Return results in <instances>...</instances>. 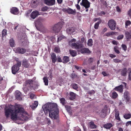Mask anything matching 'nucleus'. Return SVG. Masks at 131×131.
Wrapping results in <instances>:
<instances>
[{
    "instance_id": "f257e3e1",
    "label": "nucleus",
    "mask_w": 131,
    "mask_h": 131,
    "mask_svg": "<svg viewBox=\"0 0 131 131\" xmlns=\"http://www.w3.org/2000/svg\"><path fill=\"white\" fill-rule=\"evenodd\" d=\"M42 108L46 115L49 112V115L50 118L54 119H57L59 110L56 104L47 103L44 105Z\"/></svg>"
},
{
    "instance_id": "f03ea898",
    "label": "nucleus",
    "mask_w": 131,
    "mask_h": 131,
    "mask_svg": "<svg viewBox=\"0 0 131 131\" xmlns=\"http://www.w3.org/2000/svg\"><path fill=\"white\" fill-rule=\"evenodd\" d=\"M27 114L24 108L21 107V105L20 104H16V107L13 112L12 113L11 115V119L13 120H16L17 119V115L20 114H21V117L24 118L25 116L22 114Z\"/></svg>"
},
{
    "instance_id": "7ed1b4c3",
    "label": "nucleus",
    "mask_w": 131,
    "mask_h": 131,
    "mask_svg": "<svg viewBox=\"0 0 131 131\" xmlns=\"http://www.w3.org/2000/svg\"><path fill=\"white\" fill-rule=\"evenodd\" d=\"M33 82V80L30 79L28 80L25 81L23 88V90L25 93L27 92L30 90H31L32 88H33L34 90L38 88L39 85L37 84L35 85L34 87L33 86H32Z\"/></svg>"
},
{
    "instance_id": "20e7f679",
    "label": "nucleus",
    "mask_w": 131,
    "mask_h": 131,
    "mask_svg": "<svg viewBox=\"0 0 131 131\" xmlns=\"http://www.w3.org/2000/svg\"><path fill=\"white\" fill-rule=\"evenodd\" d=\"M63 26L62 22H58L57 24L54 25L51 28V30L52 32L57 33L59 32Z\"/></svg>"
},
{
    "instance_id": "39448f33",
    "label": "nucleus",
    "mask_w": 131,
    "mask_h": 131,
    "mask_svg": "<svg viewBox=\"0 0 131 131\" xmlns=\"http://www.w3.org/2000/svg\"><path fill=\"white\" fill-rule=\"evenodd\" d=\"M16 107V104L15 106H13L10 105L8 108L5 109V114L7 118L9 117V115L10 113H12V112H13L14 108Z\"/></svg>"
},
{
    "instance_id": "423d86ee",
    "label": "nucleus",
    "mask_w": 131,
    "mask_h": 131,
    "mask_svg": "<svg viewBox=\"0 0 131 131\" xmlns=\"http://www.w3.org/2000/svg\"><path fill=\"white\" fill-rule=\"evenodd\" d=\"M20 61H18L17 63L14 65L12 68V73L14 74H15L19 69V67L21 65Z\"/></svg>"
},
{
    "instance_id": "0eeeda50",
    "label": "nucleus",
    "mask_w": 131,
    "mask_h": 131,
    "mask_svg": "<svg viewBox=\"0 0 131 131\" xmlns=\"http://www.w3.org/2000/svg\"><path fill=\"white\" fill-rule=\"evenodd\" d=\"M116 25L115 21L113 19L110 20L108 21V26L112 30H114L115 29Z\"/></svg>"
},
{
    "instance_id": "6e6552de",
    "label": "nucleus",
    "mask_w": 131,
    "mask_h": 131,
    "mask_svg": "<svg viewBox=\"0 0 131 131\" xmlns=\"http://www.w3.org/2000/svg\"><path fill=\"white\" fill-rule=\"evenodd\" d=\"M82 41H78L77 43H72L71 47L72 48H74L76 49H79L83 47V45L82 44Z\"/></svg>"
},
{
    "instance_id": "1a4fd4ad",
    "label": "nucleus",
    "mask_w": 131,
    "mask_h": 131,
    "mask_svg": "<svg viewBox=\"0 0 131 131\" xmlns=\"http://www.w3.org/2000/svg\"><path fill=\"white\" fill-rule=\"evenodd\" d=\"M81 5L84 6L86 9L85 11L87 12L88 10V8L90 7V3L87 0H82L80 3Z\"/></svg>"
},
{
    "instance_id": "9d476101",
    "label": "nucleus",
    "mask_w": 131,
    "mask_h": 131,
    "mask_svg": "<svg viewBox=\"0 0 131 131\" xmlns=\"http://www.w3.org/2000/svg\"><path fill=\"white\" fill-rule=\"evenodd\" d=\"M62 10L64 12L68 13L69 14L75 15L76 13L75 9H73L69 7L64 8L62 9Z\"/></svg>"
},
{
    "instance_id": "9b49d317",
    "label": "nucleus",
    "mask_w": 131,
    "mask_h": 131,
    "mask_svg": "<svg viewBox=\"0 0 131 131\" xmlns=\"http://www.w3.org/2000/svg\"><path fill=\"white\" fill-rule=\"evenodd\" d=\"M75 30L76 29L74 27H70L67 29L66 32L68 34L72 35L76 33Z\"/></svg>"
},
{
    "instance_id": "f8f14e48",
    "label": "nucleus",
    "mask_w": 131,
    "mask_h": 131,
    "mask_svg": "<svg viewBox=\"0 0 131 131\" xmlns=\"http://www.w3.org/2000/svg\"><path fill=\"white\" fill-rule=\"evenodd\" d=\"M45 20V19L41 18H39L38 19L35 21V26L36 28L38 26H40L42 25V23Z\"/></svg>"
},
{
    "instance_id": "ddd939ff",
    "label": "nucleus",
    "mask_w": 131,
    "mask_h": 131,
    "mask_svg": "<svg viewBox=\"0 0 131 131\" xmlns=\"http://www.w3.org/2000/svg\"><path fill=\"white\" fill-rule=\"evenodd\" d=\"M22 65L24 67L28 68L30 66V64L29 62L26 59H24L22 61Z\"/></svg>"
},
{
    "instance_id": "4468645a",
    "label": "nucleus",
    "mask_w": 131,
    "mask_h": 131,
    "mask_svg": "<svg viewBox=\"0 0 131 131\" xmlns=\"http://www.w3.org/2000/svg\"><path fill=\"white\" fill-rule=\"evenodd\" d=\"M80 49L78 50V51L82 54L88 53L90 54L91 53V51L88 49L85 48H83Z\"/></svg>"
},
{
    "instance_id": "2eb2a0df",
    "label": "nucleus",
    "mask_w": 131,
    "mask_h": 131,
    "mask_svg": "<svg viewBox=\"0 0 131 131\" xmlns=\"http://www.w3.org/2000/svg\"><path fill=\"white\" fill-rule=\"evenodd\" d=\"M129 94L128 91H125L124 94V97L126 102L127 103L130 100Z\"/></svg>"
},
{
    "instance_id": "dca6fc26",
    "label": "nucleus",
    "mask_w": 131,
    "mask_h": 131,
    "mask_svg": "<svg viewBox=\"0 0 131 131\" xmlns=\"http://www.w3.org/2000/svg\"><path fill=\"white\" fill-rule=\"evenodd\" d=\"M26 52V49L24 48L18 47L16 49V53L23 54Z\"/></svg>"
},
{
    "instance_id": "f3484780",
    "label": "nucleus",
    "mask_w": 131,
    "mask_h": 131,
    "mask_svg": "<svg viewBox=\"0 0 131 131\" xmlns=\"http://www.w3.org/2000/svg\"><path fill=\"white\" fill-rule=\"evenodd\" d=\"M39 15L40 14L39 12L36 10H35L32 12L31 14L30 17L31 18L34 19Z\"/></svg>"
},
{
    "instance_id": "a211bd4d",
    "label": "nucleus",
    "mask_w": 131,
    "mask_h": 131,
    "mask_svg": "<svg viewBox=\"0 0 131 131\" xmlns=\"http://www.w3.org/2000/svg\"><path fill=\"white\" fill-rule=\"evenodd\" d=\"M44 2L46 4L51 6L55 4V0H45Z\"/></svg>"
},
{
    "instance_id": "6ab92c4d",
    "label": "nucleus",
    "mask_w": 131,
    "mask_h": 131,
    "mask_svg": "<svg viewBox=\"0 0 131 131\" xmlns=\"http://www.w3.org/2000/svg\"><path fill=\"white\" fill-rule=\"evenodd\" d=\"M21 93L18 91H16L15 92V97L16 98L19 100H21L22 98L21 97Z\"/></svg>"
},
{
    "instance_id": "aec40b11",
    "label": "nucleus",
    "mask_w": 131,
    "mask_h": 131,
    "mask_svg": "<svg viewBox=\"0 0 131 131\" xmlns=\"http://www.w3.org/2000/svg\"><path fill=\"white\" fill-rule=\"evenodd\" d=\"M57 41L65 40L66 39V37L62 35H59L57 36Z\"/></svg>"
},
{
    "instance_id": "412c9836",
    "label": "nucleus",
    "mask_w": 131,
    "mask_h": 131,
    "mask_svg": "<svg viewBox=\"0 0 131 131\" xmlns=\"http://www.w3.org/2000/svg\"><path fill=\"white\" fill-rule=\"evenodd\" d=\"M123 85H121L118 86L116 87L114 89V90L116 91L122 93L123 91Z\"/></svg>"
},
{
    "instance_id": "4be33fe9",
    "label": "nucleus",
    "mask_w": 131,
    "mask_h": 131,
    "mask_svg": "<svg viewBox=\"0 0 131 131\" xmlns=\"http://www.w3.org/2000/svg\"><path fill=\"white\" fill-rule=\"evenodd\" d=\"M39 3L38 0H33L31 3L32 6L34 8L36 7Z\"/></svg>"
},
{
    "instance_id": "5701e85b",
    "label": "nucleus",
    "mask_w": 131,
    "mask_h": 131,
    "mask_svg": "<svg viewBox=\"0 0 131 131\" xmlns=\"http://www.w3.org/2000/svg\"><path fill=\"white\" fill-rule=\"evenodd\" d=\"M51 58L52 63H55L57 61L56 55L54 53H53L51 55Z\"/></svg>"
},
{
    "instance_id": "b1692460",
    "label": "nucleus",
    "mask_w": 131,
    "mask_h": 131,
    "mask_svg": "<svg viewBox=\"0 0 131 131\" xmlns=\"http://www.w3.org/2000/svg\"><path fill=\"white\" fill-rule=\"evenodd\" d=\"M11 13L14 14L16 15L18 14V9L16 7H13L11 9Z\"/></svg>"
},
{
    "instance_id": "393cba45",
    "label": "nucleus",
    "mask_w": 131,
    "mask_h": 131,
    "mask_svg": "<svg viewBox=\"0 0 131 131\" xmlns=\"http://www.w3.org/2000/svg\"><path fill=\"white\" fill-rule=\"evenodd\" d=\"M56 38L55 36L48 37L45 39L46 40L48 41H54L56 40Z\"/></svg>"
},
{
    "instance_id": "a878e982",
    "label": "nucleus",
    "mask_w": 131,
    "mask_h": 131,
    "mask_svg": "<svg viewBox=\"0 0 131 131\" xmlns=\"http://www.w3.org/2000/svg\"><path fill=\"white\" fill-rule=\"evenodd\" d=\"M113 126L112 124L110 123H107L103 125V127L107 129H110Z\"/></svg>"
},
{
    "instance_id": "bb28decb",
    "label": "nucleus",
    "mask_w": 131,
    "mask_h": 131,
    "mask_svg": "<svg viewBox=\"0 0 131 131\" xmlns=\"http://www.w3.org/2000/svg\"><path fill=\"white\" fill-rule=\"evenodd\" d=\"M69 99L70 100H73L76 98V94L73 92H70L69 93Z\"/></svg>"
},
{
    "instance_id": "cd10ccee",
    "label": "nucleus",
    "mask_w": 131,
    "mask_h": 131,
    "mask_svg": "<svg viewBox=\"0 0 131 131\" xmlns=\"http://www.w3.org/2000/svg\"><path fill=\"white\" fill-rule=\"evenodd\" d=\"M115 119L118 120L119 121H121V119L120 118L119 115V111H115Z\"/></svg>"
},
{
    "instance_id": "c85d7f7f",
    "label": "nucleus",
    "mask_w": 131,
    "mask_h": 131,
    "mask_svg": "<svg viewBox=\"0 0 131 131\" xmlns=\"http://www.w3.org/2000/svg\"><path fill=\"white\" fill-rule=\"evenodd\" d=\"M62 62L66 63L70 61L69 58L68 57L64 56L62 59Z\"/></svg>"
},
{
    "instance_id": "c756f323",
    "label": "nucleus",
    "mask_w": 131,
    "mask_h": 131,
    "mask_svg": "<svg viewBox=\"0 0 131 131\" xmlns=\"http://www.w3.org/2000/svg\"><path fill=\"white\" fill-rule=\"evenodd\" d=\"M69 52L70 55L73 57L76 56L77 55V52L76 51L72 50H70Z\"/></svg>"
},
{
    "instance_id": "7c9ffc66",
    "label": "nucleus",
    "mask_w": 131,
    "mask_h": 131,
    "mask_svg": "<svg viewBox=\"0 0 131 131\" xmlns=\"http://www.w3.org/2000/svg\"><path fill=\"white\" fill-rule=\"evenodd\" d=\"M127 71V69L126 68H124L122 70L121 72V75L125 76L126 75Z\"/></svg>"
},
{
    "instance_id": "2f4dec72",
    "label": "nucleus",
    "mask_w": 131,
    "mask_h": 131,
    "mask_svg": "<svg viewBox=\"0 0 131 131\" xmlns=\"http://www.w3.org/2000/svg\"><path fill=\"white\" fill-rule=\"evenodd\" d=\"M65 107L68 112L69 114H71L72 113L71 111V107L69 106L66 105L65 106Z\"/></svg>"
},
{
    "instance_id": "473e14b6",
    "label": "nucleus",
    "mask_w": 131,
    "mask_h": 131,
    "mask_svg": "<svg viewBox=\"0 0 131 131\" xmlns=\"http://www.w3.org/2000/svg\"><path fill=\"white\" fill-rule=\"evenodd\" d=\"M71 86L72 88L76 90H77L78 89V85L75 83H73L71 84Z\"/></svg>"
},
{
    "instance_id": "72a5a7b5",
    "label": "nucleus",
    "mask_w": 131,
    "mask_h": 131,
    "mask_svg": "<svg viewBox=\"0 0 131 131\" xmlns=\"http://www.w3.org/2000/svg\"><path fill=\"white\" fill-rule=\"evenodd\" d=\"M60 103L63 105L64 106L66 104V100L64 98L62 97L60 99Z\"/></svg>"
},
{
    "instance_id": "f704fd0d",
    "label": "nucleus",
    "mask_w": 131,
    "mask_h": 131,
    "mask_svg": "<svg viewBox=\"0 0 131 131\" xmlns=\"http://www.w3.org/2000/svg\"><path fill=\"white\" fill-rule=\"evenodd\" d=\"M126 37L127 39H129L131 37V32L127 31L125 32Z\"/></svg>"
},
{
    "instance_id": "c9c22d12",
    "label": "nucleus",
    "mask_w": 131,
    "mask_h": 131,
    "mask_svg": "<svg viewBox=\"0 0 131 131\" xmlns=\"http://www.w3.org/2000/svg\"><path fill=\"white\" fill-rule=\"evenodd\" d=\"M90 127L91 128H96L97 127V126L95 125L93 122H90Z\"/></svg>"
},
{
    "instance_id": "e433bc0d",
    "label": "nucleus",
    "mask_w": 131,
    "mask_h": 131,
    "mask_svg": "<svg viewBox=\"0 0 131 131\" xmlns=\"http://www.w3.org/2000/svg\"><path fill=\"white\" fill-rule=\"evenodd\" d=\"M44 82L45 84L46 85H48V79L47 77H45L43 78Z\"/></svg>"
},
{
    "instance_id": "4c0bfd02",
    "label": "nucleus",
    "mask_w": 131,
    "mask_h": 131,
    "mask_svg": "<svg viewBox=\"0 0 131 131\" xmlns=\"http://www.w3.org/2000/svg\"><path fill=\"white\" fill-rule=\"evenodd\" d=\"M116 33V32L112 31L111 32H108L106 34V35L107 36H112L115 35Z\"/></svg>"
},
{
    "instance_id": "58836bf2",
    "label": "nucleus",
    "mask_w": 131,
    "mask_h": 131,
    "mask_svg": "<svg viewBox=\"0 0 131 131\" xmlns=\"http://www.w3.org/2000/svg\"><path fill=\"white\" fill-rule=\"evenodd\" d=\"M131 117V114H126L124 115V117L126 119H129Z\"/></svg>"
},
{
    "instance_id": "ea45409f",
    "label": "nucleus",
    "mask_w": 131,
    "mask_h": 131,
    "mask_svg": "<svg viewBox=\"0 0 131 131\" xmlns=\"http://www.w3.org/2000/svg\"><path fill=\"white\" fill-rule=\"evenodd\" d=\"M2 38L5 37L7 35V30L5 29H4L2 31Z\"/></svg>"
},
{
    "instance_id": "a19ab883",
    "label": "nucleus",
    "mask_w": 131,
    "mask_h": 131,
    "mask_svg": "<svg viewBox=\"0 0 131 131\" xmlns=\"http://www.w3.org/2000/svg\"><path fill=\"white\" fill-rule=\"evenodd\" d=\"M112 95V98L114 99L116 98L118 96L117 94L115 92H113Z\"/></svg>"
},
{
    "instance_id": "79ce46f5",
    "label": "nucleus",
    "mask_w": 131,
    "mask_h": 131,
    "mask_svg": "<svg viewBox=\"0 0 131 131\" xmlns=\"http://www.w3.org/2000/svg\"><path fill=\"white\" fill-rule=\"evenodd\" d=\"M54 51L57 53H58L60 52V50L59 48L56 47L54 49Z\"/></svg>"
},
{
    "instance_id": "37998d69",
    "label": "nucleus",
    "mask_w": 131,
    "mask_h": 131,
    "mask_svg": "<svg viewBox=\"0 0 131 131\" xmlns=\"http://www.w3.org/2000/svg\"><path fill=\"white\" fill-rule=\"evenodd\" d=\"M48 74V75H49V78H50V79H51L53 77V76L52 75V71L51 70H50L49 71Z\"/></svg>"
},
{
    "instance_id": "c03bdc74",
    "label": "nucleus",
    "mask_w": 131,
    "mask_h": 131,
    "mask_svg": "<svg viewBox=\"0 0 131 131\" xmlns=\"http://www.w3.org/2000/svg\"><path fill=\"white\" fill-rule=\"evenodd\" d=\"M94 61V58H90L88 60V62L89 63H91Z\"/></svg>"
},
{
    "instance_id": "a18cd8bd",
    "label": "nucleus",
    "mask_w": 131,
    "mask_h": 131,
    "mask_svg": "<svg viewBox=\"0 0 131 131\" xmlns=\"http://www.w3.org/2000/svg\"><path fill=\"white\" fill-rule=\"evenodd\" d=\"M114 50L116 53L117 54H119L120 53V51L118 50V47L117 46H115L114 47Z\"/></svg>"
},
{
    "instance_id": "49530a36",
    "label": "nucleus",
    "mask_w": 131,
    "mask_h": 131,
    "mask_svg": "<svg viewBox=\"0 0 131 131\" xmlns=\"http://www.w3.org/2000/svg\"><path fill=\"white\" fill-rule=\"evenodd\" d=\"M38 105V103L37 101H35L34 102V104L33 106H32V108H36L37 107Z\"/></svg>"
},
{
    "instance_id": "de8ad7c7",
    "label": "nucleus",
    "mask_w": 131,
    "mask_h": 131,
    "mask_svg": "<svg viewBox=\"0 0 131 131\" xmlns=\"http://www.w3.org/2000/svg\"><path fill=\"white\" fill-rule=\"evenodd\" d=\"M100 23V22H97L95 24L94 27L95 29H97L98 28L99 25Z\"/></svg>"
},
{
    "instance_id": "09e8293b",
    "label": "nucleus",
    "mask_w": 131,
    "mask_h": 131,
    "mask_svg": "<svg viewBox=\"0 0 131 131\" xmlns=\"http://www.w3.org/2000/svg\"><path fill=\"white\" fill-rule=\"evenodd\" d=\"M128 70L129 71L128 75L129 79V80H131V68H129Z\"/></svg>"
},
{
    "instance_id": "8fccbe9b",
    "label": "nucleus",
    "mask_w": 131,
    "mask_h": 131,
    "mask_svg": "<svg viewBox=\"0 0 131 131\" xmlns=\"http://www.w3.org/2000/svg\"><path fill=\"white\" fill-rule=\"evenodd\" d=\"M27 38L25 34H24L21 38V40H24V41H26Z\"/></svg>"
},
{
    "instance_id": "3c124183",
    "label": "nucleus",
    "mask_w": 131,
    "mask_h": 131,
    "mask_svg": "<svg viewBox=\"0 0 131 131\" xmlns=\"http://www.w3.org/2000/svg\"><path fill=\"white\" fill-rule=\"evenodd\" d=\"M124 36L122 35H120L118 36L117 37V39L118 40H120L123 38Z\"/></svg>"
},
{
    "instance_id": "603ef678",
    "label": "nucleus",
    "mask_w": 131,
    "mask_h": 131,
    "mask_svg": "<svg viewBox=\"0 0 131 131\" xmlns=\"http://www.w3.org/2000/svg\"><path fill=\"white\" fill-rule=\"evenodd\" d=\"M48 9V7L46 6H45L43 7L41 9V10L43 12H45Z\"/></svg>"
},
{
    "instance_id": "864d4df0",
    "label": "nucleus",
    "mask_w": 131,
    "mask_h": 131,
    "mask_svg": "<svg viewBox=\"0 0 131 131\" xmlns=\"http://www.w3.org/2000/svg\"><path fill=\"white\" fill-rule=\"evenodd\" d=\"M9 44L11 47H14L15 45L14 41H10Z\"/></svg>"
},
{
    "instance_id": "5fc2aeb1",
    "label": "nucleus",
    "mask_w": 131,
    "mask_h": 131,
    "mask_svg": "<svg viewBox=\"0 0 131 131\" xmlns=\"http://www.w3.org/2000/svg\"><path fill=\"white\" fill-rule=\"evenodd\" d=\"M122 47L124 51H126L127 50V46L125 44H122Z\"/></svg>"
},
{
    "instance_id": "6e6d98bb",
    "label": "nucleus",
    "mask_w": 131,
    "mask_h": 131,
    "mask_svg": "<svg viewBox=\"0 0 131 131\" xmlns=\"http://www.w3.org/2000/svg\"><path fill=\"white\" fill-rule=\"evenodd\" d=\"M95 93V91L93 90H92L91 91H89L88 92V94H90V95L94 94Z\"/></svg>"
},
{
    "instance_id": "4d7b16f0",
    "label": "nucleus",
    "mask_w": 131,
    "mask_h": 131,
    "mask_svg": "<svg viewBox=\"0 0 131 131\" xmlns=\"http://www.w3.org/2000/svg\"><path fill=\"white\" fill-rule=\"evenodd\" d=\"M131 24V22L129 20H127L126 21L125 23V26L126 27H127L130 24Z\"/></svg>"
},
{
    "instance_id": "13d9d810",
    "label": "nucleus",
    "mask_w": 131,
    "mask_h": 131,
    "mask_svg": "<svg viewBox=\"0 0 131 131\" xmlns=\"http://www.w3.org/2000/svg\"><path fill=\"white\" fill-rule=\"evenodd\" d=\"M57 61L58 62H62V60L61 59V58L60 57H58V58L57 59Z\"/></svg>"
},
{
    "instance_id": "bf43d9fd",
    "label": "nucleus",
    "mask_w": 131,
    "mask_h": 131,
    "mask_svg": "<svg viewBox=\"0 0 131 131\" xmlns=\"http://www.w3.org/2000/svg\"><path fill=\"white\" fill-rule=\"evenodd\" d=\"M100 1L104 5H106L107 4L106 1L105 0H100Z\"/></svg>"
},
{
    "instance_id": "052dcab7",
    "label": "nucleus",
    "mask_w": 131,
    "mask_h": 131,
    "mask_svg": "<svg viewBox=\"0 0 131 131\" xmlns=\"http://www.w3.org/2000/svg\"><path fill=\"white\" fill-rule=\"evenodd\" d=\"M114 61L115 63H118L121 62V60L118 59H114Z\"/></svg>"
},
{
    "instance_id": "680f3d73",
    "label": "nucleus",
    "mask_w": 131,
    "mask_h": 131,
    "mask_svg": "<svg viewBox=\"0 0 131 131\" xmlns=\"http://www.w3.org/2000/svg\"><path fill=\"white\" fill-rule=\"evenodd\" d=\"M87 44L88 46L91 47L93 45V41H88Z\"/></svg>"
},
{
    "instance_id": "e2e57ef3",
    "label": "nucleus",
    "mask_w": 131,
    "mask_h": 131,
    "mask_svg": "<svg viewBox=\"0 0 131 131\" xmlns=\"http://www.w3.org/2000/svg\"><path fill=\"white\" fill-rule=\"evenodd\" d=\"M116 10L117 12L119 13L121 12V10L118 6H117L116 7Z\"/></svg>"
},
{
    "instance_id": "0e129e2a",
    "label": "nucleus",
    "mask_w": 131,
    "mask_h": 131,
    "mask_svg": "<svg viewBox=\"0 0 131 131\" xmlns=\"http://www.w3.org/2000/svg\"><path fill=\"white\" fill-rule=\"evenodd\" d=\"M102 74L104 76H106L108 75V74L105 71H103Z\"/></svg>"
},
{
    "instance_id": "69168bd1",
    "label": "nucleus",
    "mask_w": 131,
    "mask_h": 131,
    "mask_svg": "<svg viewBox=\"0 0 131 131\" xmlns=\"http://www.w3.org/2000/svg\"><path fill=\"white\" fill-rule=\"evenodd\" d=\"M74 67L77 70L80 71L81 69V67H78L76 65H74Z\"/></svg>"
},
{
    "instance_id": "338daca9",
    "label": "nucleus",
    "mask_w": 131,
    "mask_h": 131,
    "mask_svg": "<svg viewBox=\"0 0 131 131\" xmlns=\"http://www.w3.org/2000/svg\"><path fill=\"white\" fill-rule=\"evenodd\" d=\"M35 96V95L32 93H31L30 94V98L32 99L34 98Z\"/></svg>"
},
{
    "instance_id": "774afa93",
    "label": "nucleus",
    "mask_w": 131,
    "mask_h": 131,
    "mask_svg": "<svg viewBox=\"0 0 131 131\" xmlns=\"http://www.w3.org/2000/svg\"><path fill=\"white\" fill-rule=\"evenodd\" d=\"M128 14L130 16V17L131 18V9H130L128 11Z\"/></svg>"
}]
</instances>
